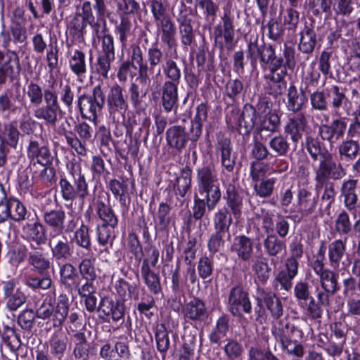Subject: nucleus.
Returning <instances> with one entry per match:
<instances>
[{
  "label": "nucleus",
  "instance_id": "nucleus-50",
  "mask_svg": "<svg viewBox=\"0 0 360 360\" xmlns=\"http://www.w3.org/2000/svg\"><path fill=\"white\" fill-rule=\"evenodd\" d=\"M51 354L60 360L67 348V338L62 333H55L49 341Z\"/></svg>",
  "mask_w": 360,
  "mask_h": 360
},
{
  "label": "nucleus",
  "instance_id": "nucleus-51",
  "mask_svg": "<svg viewBox=\"0 0 360 360\" xmlns=\"http://www.w3.org/2000/svg\"><path fill=\"white\" fill-rule=\"evenodd\" d=\"M141 276L149 291L157 295L162 292L160 275L152 269H141Z\"/></svg>",
  "mask_w": 360,
  "mask_h": 360
},
{
  "label": "nucleus",
  "instance_id": "nucleus-9",
  "mask_svg": "<svg viewBox=\"0 0 360 360\" xmlns=\"http://www.w3.org/2000/svg\"><path fill=\"white\" fill-rule=\"evenodd\" d=\"M247 58L250 60L252 67L257 65L259 58L261 66L263 69L267 68V64L277 58L276 51L272 45L265 43L259 44L258 39L250 41L248 44Z\"/></svg>",
  "mask_w": 360,
  "mask_h": 360
},
{
  "label": "nucleus",
  "instance_id": "nucleus-38",
  "mask_svg": "<svg viewBox=\"0 0 360 360\" xmlns=\"http://www.w3.org/2000/svg\"><path fill=\"white\" fill-rule=\"evenodd\" d=\"M319 201V196L307 189L302 188L298 193L300 210L304 215H309L315 211Z\"/></svg>",
  "mask_w": 360,
  "mask_h": 360
},
{
  "label": "nucleus",
  "instance_id": "nucleus-17",
  "mask_svg": "<svg viewBox=\"0 0 360 360\" xmlns=\"http://www.w3.org/2000/svg\"><path fill=\"white\" fill-rule=\"evenodd\" d=\"M53 257L57 259H68L72 255V250L68 238L62 234L51 233L49 240Z\"/></svg>",
  "mask_w": 360,
  "mask_h": 360
},
{
  "label": "nucleus",
  "instance_id": "nucleus-42",
  "mask_svg": "<svg viewBox=\"0 0 360 360\" xmlns=\"http://www.w3.org/2000/svg\"><path fill=\"white\" fill-rule=\"evenodd\" d=\"M192 171L188 167H185L181 170L180 174L176 176L174 185L176 195L184 198L190 190L191 185Z\"/></svg>",
  "mask_w": 360,
  "mask_h": 360
},
{
  "label": "nucleus",
  "instance_id": "nucleus-34",
  "mask_svg": "<svg viewBox=\"0 0 360 360\" xmlns=\"http://www.w3.org/2000/svg\"><path fill=\"white\" fill-rule=\"evenodd\" d=\"M166 140L171 148L181 150L188 141L185 128L179 125L169 127L166 131Z\"/></svg>",
  "mask_w": 360,
  "mask_h": 360
},
{
  "label": "nucleus",
  "instance_id": "nucleus-4",
  "mask_svg": "<svg viewBox=\"0 0 360 360\" xmlns=\"http://www.w3.org/2000/svg\"><path fill=\"white\" fill-rule=\"evenodd\" d=\"M105 103V94L101 85L94 87L91 94H83L78 96L77 105L82 118L96 124L98 114Z\"/></svg>",
  "mask_w": 360,
  "mask_h": 360
},
{
  "label": "nucleus",
  "instance_id": "nucleus-46",
  "mask_svg": "<svg viewBox=\"0 0 360 360\" xmlns=\"http://www.w3.org/2000/svg\"><path fill=\"white\" fill-rule=\"evenodd\" d=\"M346 250L345 242L340 239L335 240L328 246V257L330 265L338 268Z\"/></svg>",
  "mask_w": 360,
  "mask_h": 360
},
{
  "label": "nucleus",
  "instance_id": "nucleus-33",
  "mask_svg": "<svg viewBox=\"0 0 360 360\" xmlns=\"http://www.w3.org/2000/svg\"><path fill=\"white\" fill-rule=\"evenodd\" d=\"M257 110L250 104H245L238 120V130L240 134H249L255 125Z\"/></svg>",
  "mask_w": 360,
  "mask_h": 360
},
{
  "label": "nucleus",
  "instance_id": "nucleus-21",
  "mask_svg": "<svg viewBox=\"0 0 360 360\" xmlns=\"http://www.w3.org/2000/svg\"><path fill=\"white\" fill-rule=\"evenodd\" d=\"M133 22H135V20H132L129 15H121L120 22L115 25V32L122 48H126L128 42L134 37L135 27Z\"/></svg>",
  "mask_w": 360,
  "mask_h": 360
},
{
  "label": "nucleus",
  "instance_id": "nucleus-41",
  "mask_svg": "<svg viewBox=\"0 0 360 360\" xmlns=\"http://www.w3.org/2000/svg\"><path fill=\"white\" fill-rule=\"evenodd\" d=\"M26 239L30 243L32 248L34 249H37V248L34 247V244L37 245L45 244L46 236L44 226L38 222L27 224Z\"/></svg>",
  "mask_w": 360,
  "mask_h": 360
},
{
  "label": "nucleus",
  "instance_id": "nucleus-48",
  "mask_svg": "<svg viewBox=\"0 0 360 360\" xmlns=\"http://www.w3.org/2000/svg\"><path fill=\"white\" fill-rule=\"evenodd\" d=\"M304 146L314 160H320L330 153L316 138L311 136L306 137Z\"/></svg>",
  "mask_w": 360,
  "mask_h": 360
},
{
  "label": "nucleus",
  "instance_id": "nucleus-16",
  "mask_svg": "<svg viewBox=\"0 0 360 360\" xmlns=\"http://www.w3.org/2000/svg\"><path fill=\"white\" fill-rule=\"evenodd\" d=\"M307 116L304 112L296 113L290 117L285 127V133L290 136L291 141L297 143L302 137V132L307 126Z\"/></svg>",
  "mask_w": 360,
  "mask_h": 360
},
{
  "label": "nucleus",
  "instance_id": "nucleus-64",
  "mask_svg": "<svg viewBox=\"0 0 360 360\" xmlns=\"http://www.w3.org/2000/svg\"><path fill=\"white\" fill-rule=\"evenodd\" d=\"M249 360H280L275 354H273L269 347L263 350L260 347L254 346L251 347L248 350Z\"/></svg>",
  "mask_w": 360,
  "mask_h": 360
},
{
  "label": "nucleus",
  "instance_id": "nucleus-27",
  "mask_svg": "<svg viewBox=\"0 0 360 360\" xmlns=\"http://www.w3.org/2000/svg\"><path fill=\"white\" fill-rule=\"evenodd\" d=\"M324 351L327 356H324L321 352L314 349L310 350L308 353V360H338L343 352V342H337L329 340L325 346Z\"/></svg>",
  "mask_w": 360,
  "mask_h": 360
},
{
  "label": "nucleus",
  "instance_id": "nucleus-60",
  "mask_svg": "<svg viewBox=\"0 0 360 360\" xmlns=\"http://www.w3.org/2000/svg\"><path fill=\"white\" fill-rule=\"evenodd\" d=\"M163 73L168 79L166 83H172L179 84L181 77V70L176 63L172 59L166 60L165 63L162 66Z\"/></svg>",
  "mask_w": 360,
  "mask_h": 360
},
{
  "label": "nucleus",
  "instance_id": "nucleus-45",
  "mask_svg": "<svg viewBox=\"0 0 360 360\" xmlns=\"http://www.w3.org/2000/svg\"><path fill=\"white\" fill-rule=\"evenodd\" d=\"M252 269L259 282L264 284L269 278L271 267L266 257L261 255L252 261Z\"/></svg>",
  "mask_w": 360,
  "mask_h": 360
},
{
  "label": "nucleus",
  "instance_id": "nucleus-49",
  "mask_svg": "<svg viewBox=\"0 0 360 360\" xmlns=\"http://www.w3.org/2000/svg\"><path fill=\"white\" fill-rule=\"evenodd\" d=\"M115 288L117 293L124 299L127 297L135 301L139 299V290L137 285L129 284L124 278L118 279L115 283Z\"/></svg>",
  "mask_w": 360,
  "mask_h": 360
},
{
  "label": "nucleus",
  "instance_id": "nucleus-59",
  "mask_svg": "<svg viewBox=\"0 0 360 360\" xmlns=\"http://www.w3.org/2000/svg\"><path fill=\"white\" fill-rule=\"evenodd\" d=\"M177 21L179 23V32L181 34V41L184 46H190L194 39L191 20L186 16L179 18Z\"/></svg>",
  "mask_w": 360,
  "mask_h": 360
},
{
  "label": "nucleus",
  "instance_id": "nucleus-1",
  "mask_svg": "<svg viewBox=\"0 0 360 360\" xmlns=\"http://www.w3.org/2000/svg\"><path fill=\"white\" fill-rule=\"evenodd\" d=\"M22 10L18 8L13 12L11 19V37L6 32H1L3 46L7 49L5 54L0 51V84H4L9 77L12 80L20 75V63L18 53L22 49L21 35L22 32Z\"/></svg>",
  "mask_w": 360,
  "mask_h": 360
},
{
  "label": "nucleus",
  "instance_id": "nucleus-32",
  "mask_svg": "<svg viewBox=\"0 0 360 360\" xmlns=\"http://www.w3.org/2000/svg\"><path fill=\"white\" fill-rule=\"evenodd\" d=\"M4 295L8 298L6 306L10 311H15L22 305V292L20 286L16 287L13 281L5 283Z\"/></svg>",
  "mask_w": 360,
  "mask_h": 360
},
{
  "label": "nucleus",
  "instance_id": "nucleus-15",
  "mask_svg": "<svg viewBox=\"0 0 360 360\" xmlns=\"http://www.w3.org/2000/svg\"><path fill=\"white\" fill-rule=\"evenodd\" d=\"M216 153L221 158L222 167L229 172H233L237 156L233 153L230 139L226 138L219 139L216 144Z\"/></svg>",
  "mask_w": 360,
  "mask_h": 360
},
{
  "label": "nucleus",
  "instance_id": "nucleus-53",
  "mask_svg": "<svg viewBox=\"0 0 360 360\" xmlns=\"http://www.w3.org/2000/svg\"><path fill=\"white\" fill-rule=\"evenodd\" d=\"M232 221L231 214L227 209H220L214 215L213 223L217 232L225 233L229 231Z\"/></svg>",
  "mask_w": 360,
  "mask_h": 360
},
{
  "label": "nucleus",
  "instance_id": "nucleus-43",
  "mask_svg": "<svg viewBox=\"0 0 360 360\" xmlns=\"http://www.w3.org/2000/svg\"><path fill=\"white\" fill-rule=\"evenodd\" d=\"M68 63L70 70L82 82V78L87 70L84 53L82 51L76 50L69 58Z\"/></svg>",
  "mask_w": 360,
  "mask_h": 360
},
{
  "label": "nucleus",
  "instance_id": "nucleus-52",
  "mask_svg": "<svg viewBox=\"0 0 360 360\" xmlns=\"http://www.w3.org/2000/svg\"><path fill=\"white\" fill-rule=\"evenodd\" d=\"M285 76L271 75L264 76L266 89L270 95L278 96L281 95L286 89Z\"/></svg>",
  "mask_w": 360,
  "mask_h": 360
},
{
  "label": "nucleus",
  "instance_id": "nucleus-5",
  "mask_svg": "<svg viewBox=\"0 0 360 360\" xmlns=\"http://www.w3.org/2000/svg\"><path fill=\"white\" fill-rule=\"evenodd\" d=\"M314 168L315 181L317 184L323 186L329 179L340 180L346 175V170L340 162L334 160L333 155L328 153L319 160Z\"/></svg>",
  "mask_w": 360,
  "mask_h": 360
},
{
  "label": "nucleus",
  "instance_id": "nucleus-37",
  "mask_svg": "<svg viewBox=\"0 0 360 360\" xmlns=\"http://www.w3.org/2000/svg\"><path fill=\"white\" fill-rule=\"evenodd\" d=\"M263 246L266 255L271 257H278L286 250L285 242L279 239L276 234L266 236L263 241Z\"/></svg>",
  "mask_w": 360,
  "mask_h": 360
},
{
  "label": "nucleus",
  "instance_id": "nucleus-40",
  "mask_svg": "<svg viewBox=\"0 0 360 360\" xmlns=\"http://www.w3.org/2000/svg\"><path fill=\"white\" fill-rule=\"evenodd\" d=\"M356 186L357 180L349 179L345 181L341 186V195L344 198L345 205L350 211L355 209L357 202Z\"/></svg>",
  "mask_w": 360,
  "mask_h": 360
},
{
  "label": "nucleus",
  "instance_id": "nucleus-63",
  "mask_svg": "<svg viewBox=\"0 0 360 360\" xmlns=\"http://www.w3.org/2000/svg\"><path fill=\"white\" fill-rule=\"evenodd\" d=\"M87 20L80 16V14L75 13L68 26L70 34L76 38H82L86 27Z\"/></svg>",
  "mask_w": 360,
  "mask_h": 360
},
{
  "label": "nucleus",
  "instance_id": "nucleus-58",
  "mask_svg": "<svg viewBox=\"0 0 360 360\" xmlns=\"http://www.w3.org/2000/svg\"><path fill=\"white\" fill-rule=\"evenodd\" d=\"M322 290L335 295L340 289L338 282V275L333 271L328 270L319 277Z\"/></svg>",
  "mask_w": 360,
  "mask_h": 360
},
{
  "label": "nucleus",
  "instance_id": "nucleus-28",
  "mask_svg": "<svg viewBox=\"0 0 360 360\" xmlns=\"http://www.w3.org/2000/svg\"><path fill=\"white\" fill-rule=\"evenodd\" d=\"M98 310L102 311L107 317H110L113 321L123 319L124 314V304L118 301L114 302L108 297L101 299Z\"/></svg>",
  "mask_w": 360,
  "mask_h": 360
},
{
  "label": "nucleus",
  "instance_id": "nucleus-24",
  "mask_svg": "<svg viewBox=\"0 0 360 360\" xmlns=\"http://www.w3.org/2000/svg\"><path fill=\"white\" fill-rule=\"evenodd\" d=\"M178 85L164 82L161 87V103L164 110L169 113L178 107Z\"/></svg>",
  "mask_w": 360,
  "mask_h": 360
},
{
  "label": "nucleus",
  "instance_id": "nucleus-18",
  "mask_svg": "<svg viewBox=\"0 0 360 360\" xmlns=\"http://www.w3.org/2000/svg\"><path fill=\"white\" fill-rule=\"evenodd\" d=\"M254 243L252 238L245 235H239L233 238L231 251L242 262L250 261L253 255Z\"/></svg>",
  "mask_w": 360,
  "mask_h": 360
},
{
  "label": "nucleus",
  "instance_id": "nucleus-30",
  "mask_svg": "<svg viewBox=\"0 0 360 360\" xmlns=\"http://www.w3.org/2000/svg\"><path fill=\"white\" fill-rule=\"evenodd\" d=\"M185 319L191 321H202L207 318V311L204 302L199 299H193L182 309Z\"/></svg>",
  "mask_w": 360,
  "mask_h": 360
},
{
  "label": "nucleus",
  "instance_id": "nucleus-55",
  "mask_svg": "<svg viewBox=\"0 0 360 360\" xmlns=\"http://www.w3.org/2000/svg\"><path fill=\"white\" fill-rule=\"evenodd\" d=\"M164 60L163 52L157 46H153L147 53V76L153 74L155 69L160 66Z\"/></svg>",
  "mask_w": 360,
  "mask_h": 360
},
{
  "label": "nucleus",
  "instance_id": "nucleus-6",
  "mask_svg": "<svg viewBox=\"0 0 360 360\" xmlns=\"http://www.w3.org/2000/svg\"><path fill=\"white\" fill-rule=\"evenodd\" d=\"M107 107L110 117L114 123L122 122L128 109L127 96L124 89L118 84H114L107 94Z\"/></svg>",
  "mask_w": 360,
  "mask_h": 360
},
{
  "label": "nucleus",
  "instance_id": "nucleus-3",
  "mask_svg": "<svg viewBox=\"0 0 360 360\" xmlns=\"http://www.w3.org/2000/svg\"><path fill=\"white\" fill-rule=\"evenodd\" d=\"M272 334L281 346L283 351L288 355H292L301 358L304 355V347L299 342L302 338L303 332L290 323L283 324L281 323L278 326H274L271 329Z\"/></svg>",
  "mask_w": 360,
  "mask_h": 360
},
{
  "label": "nucleus",
  "instance_id": "nucleus-54",
  "mask_svg": "<svg viewBox=\"0 0 360 360\" xmlns=\"http://www.w3.org/2000/svg\"><path fill=\"white\" fill-rule=\"evenodd\" d=\"M223 350L228 360H240L244 353L242 344L233 338L226 340Z\"/></svg>",
  "mask_w": 360,
  "mask_h": 360
},
{
  "label": "nucleus",
  "instance_id": "nucleus-22",
  "mask_svg": "<svg viewBox=\"0 0 360 360\" xmlns=\"http://www.w3.org/2000/svg\"><path fill=\"white\" fill-rule=\"evenodd\" d=\"M280 124L281 119L277 113L261 117L257 127L261 141H266L271 138L273 134L278 131Z\"/></svg>",
  "mask_w": 360,
  "mask_h": 360
},
{
  "label": "nucleus",
  "instance_id": "nucleus-7",
  "mask_svg": "<svg viewBox=\"0 0 360 360\" xmlns=\"http://www.w3.org/2000/svg\"><path fill=\"white\" fill-rule=\"evenodd\" d=\"M70 174L76 185V188L68 179L62 178L59 185L63 199L72 200L77 196L84 200L89 195L88 184L84 174H82L80 168L78 170L73 169Z\"/></svg>",
  "mask_w": 360,
  "mask_h": 360
},
{
  "label": "nucleus",
  "instance_id": "nucleus-23",
  "mask_svg": "<svg viewBox=\"0 0 360 360\" xmlns=\"http://www.w3.org/2000/svg\"><path fill=\"white\" fill-rule=\"evenodd\" d=\"M94 4L92 6L89 0H86L79 5H75L76 14H80V16L87 20L88 22L94 19L93 14V8L96 10V14L99 17H103L106 13L107 6L105 0H94Z\"/></svg>",
  "mask_w": 360,
  "mask_h": 360
},
{
  "label": "nucleus",
  "instance_id": "nucleus-12",
  "mask_svg": "<svg viewBox=\"0 0 360 360\" xmlns=\"http://www.w3.org/2000/svg\"><path fill=\"white\" fill-rule=\"evenodd\" d=\"M347 129L345 117L333 120L328 124H321L319 127V134L323 140L327 141L330 146L338 143L343 139Z\"/></svg>",
  "mask_w": 360,
  "mask_h": 360
},
{
  "label": "nucleus",
  "instance_id": "nucleus-31",
  "mask_svg": "<svg viewBox=\"0 0 360 360\" xmlns=\"http://www.w3.org/2000/svg\"><path fill=\"white\" fill-rule=\"evenodd\" d=\"M27 157L42 166L51 165L53 157L49 149L45 146H40L37 141H32L27 148Z\"/></svg>",
  "mask_w": 360,
  "mask_h": 360
},
{
  "label": "nucleus",
  "instance_id": "nucleus-10",
  "mask_svg": "<svg viewBox=\"0 0 360 360\" xmlns=\"http://www.w3.org/2000/svg\"><path fill=\"white\" fill-rule=\"evenodd\" d=\"M227 307L229 311L235 316H242L243 314L252 312V304L249 295L240 285L232 288L229 293Z\"/></svg>",
  "mask_w": 360,
  "mask_h": 360
},
{
  "label": "nucleus",
  "instance_id": "nucleus-61",
  "mask_svg": "<svg viewBox=\"0 0 360 360\" xmlns=\"http://www.w3.org/2000/svg\"><path fill=\"white\" fill-rule=\"evenodd\" d=\"M27 263L32 266L37 272L42 274L50 267L51 262L49 259L38 251L30 252L27 257Z\"/></svg>",
  "mask_w": 360,
  "mask_h": 360
},
{
  "label": "nucleus",
  "instance_id": "nucleus-19",
  "mask_svg": "<svg viewBox=\"0 0 360 360\" xmlns=\"http://www.w3.org/2000/svg\"><path fill=\"white\" fill-rule=\"evenodd\" d=\"M257 300L259 306V314L262 310V303L264 302L267 309L270 311L271 316L274 319H279L283 315V306L281 300L276 295L271 292H267L263 288H259L257 291Z\"/></svg>",
  "mask_w": 360,
  "mask_h": 360
},
{
  "label": "nucleus",
  "instance_id": "nucleus-14",
  "mask_svg": "<svg viewBox=\"0 0 360 360\" xmlns=\"http://www.w3.org/2000/svg\"><path fill=\"white\" fill-rule=\"evenodd\" d=\"M91 207L95 210L98 218L103 221V224L110 226L117 225V218L109 205L108 197L104 194H101L97 198H94Z\"/></svg>",
  "mask_w": 360,
  "mask_h": 360
},
{
  "label": "nucleus",
  "instance_id": "nucleus-13",
  "mask_svg": "<svg viewBox=\"0 0 360 360\" xmlns=\"http://www.w3.org/2000/svg\"><path fill=\"white\" fill-rule=\"evenodd\" d=\"M333 114L338 117H345L349 115V100L345 91L338 86H333L327 90Z\"/></svg>",
  "mask_w": 360,
  "mask_h": 360
},
{
  "label": "nucleus",
  "instance_id": "nucleus-56",
  "mask_svg": "<svg viewBox=\"0 0 360 360\" xmlns=\"http://www.w3.org/2000/svg\"><path fill=\"white\" fill-rule=\"evenodd\" d=\"M19 135L16 127L11 124L6 125L4 131L0 134V146L7 148L8 146L15 148L19 140Z\"/></svg>",
  "mask_w": 360,
  "mask_h": 360
},
{
  "label": "nucleus",
  "instance_id": "nucleus-57",
  "mask_svg": "<svg viewBox=\"0 0 360 360\" xmlns=\"http://www.w3.org/2000/svg\"><path fill=\"white\" fill-rule=\"evenodd\" d=\"M69 300L65 295L59 296L55 314L53 315V326H60L68 314Z\"/></svg>",
  "mask_w": 360,
  "mask_h": 360
},
{
  "label": "nucleus",
  "instance_id": "nucleus-8",
  "mask_svg": "<svg viewBox=\"0 0 360 360\" xmlns=\"http://www.w3.org/2000/svg\"><path fill=\"white\" fill-rule=\"evenodd\" d=\"M213 36L215 44L220 50H232L235 46L233 19L228 13H225L221 18V22L214 27Z\"/></svg>",
  "mask_w": 360,
  "mask_h": 360
},
{
  "label": "nucleus",
  "instance_id": "nucleus-36",
  "mask_svg": "<svg viewBox=\"0 0 360 360\" xmlns=\"http://www.w3.org/2000/svg\"><path fill=\"white\" fill-rule=\"evenodd\" d=\"M20 334L16 330L9 326H5L2 339L11 351V360H18L17 351L21 348L22 342Z\"/></svg>",
  "mask_w": 360,
  "mask_h": 360
},
{
  "label": "nucleus",
  "instance_id": "nucleus-62",
  "mask_svg": "<svg viewBox=\"0 0 360 360\" xmlns=\"http://www.w3.org/2000/svg\"><path fill=\"white\" fill-rule=\"evenodd\" d=\"M269 146L277 156H285L290 150V143L282 135L275 136L269 140Z\"/></svg>",
  "mask_w": 360,
  "mask_h": 360
},
{
  "label": "nucleus",
  "instance_id": "nucleus-29",
  "mask_svg": "<svg viewBox=\"0 0 360 360\" xmlns=\"http://www.w3.org/2000/svg\"><path fill=\"white\" fill-rule=\"evenodd\" d=\"M156 27L161 31V40L168 49L176 46L175 33L176 28L169 15L155 21Z\"/></svg>",
  "mask_w": 360,
  "mask_h": 360
},
{
  "label": "nucleus",
  "instance_id": "nucleus-47",
  "mask_svg": "<svg viewBox=\"0 0 360 360\" xmlns=\"http://www.w3.org/2000/svg\"><path fill=\"white\" fill-rule=\"evenodd\" d=\"M131 63L138 65L139 78L142 84L150 82V77L147 76V63L143 62V56L141 49L139 46L132 47Z\"/></svg>",
  "mask_w": 360,
  "mask_h": 360
},
{
  "label": "nucleus",
  "instance_id": "nucleus-20",
  "mask_svg": "<svg viewBox=\"0 0 360 360\" xmlns=\"http://www.w3.org/2000/svg\"><path fill=\"white\" fill-rule=\"evenodd\" d=\"M224 198L226 201L227 210H229L236 219L240 218L243 207V197L238 191L233 183L226 186Z\"/></svg>",
  "mask_w": 360,
  "mask_h": 360
},
{
  "label": "nucleus",
  "instance_id": "nucleus-26",
  "mask_svg": "<svg viewBox=\"0 0 360 360\" xmlns=\"http://www.w3.org/2000/svg\"><path fill=\"white\" fill-rule=\"evenodd\" d=\"M20 221L22 219V205L15 198H10L4 202L0 203V223L8 218Z\"/></svg>",
  "mask_w": 360,
  "mask_h": 360
},
{
  "label": "nucleus",
  "instance_id": "nucleus-35",
  "mask_svg": "<svg viewBox=\"0 0 360 360\" xmlns=\"http://www.w3.org/2000/svg\"><path fill=\"white\" fill-rule=\"evenodd\" d=\"M207 112L208 109L205 103H201L196 108V114L191 120L190 129V139L193 142L197 141L202 134L203 123L207 119Z\"/></svg>",
  "mask_w": 360,
  "mask_h": 360
},
{
  "label": "nucleus",
  "instance_id": "nucleus-11",
  "mask_svg": "<svg viewBox=\"0 0 360 360\" xmlns=\"http://www.w3.org/2000/svg\"><path fill=\"white\" fill-rule=\"evenodd\" d=\"M44 218L46 224L53 229L56 234H61L64 230L67 233L72 232L79 222V217L70 214L65 226V213L62 210L46 212L44 213Z\"/></svg>",
  "mask_w": 360,
  "mask_h": 360
},
{
  "label": "nucleus",
  "instance_id": "nucleus-2",
  "mask_svg": "<svg viewBox=\"0 0 360 360\" xmlns=\"http://www.w3.org/2000/svg\"><path fill=\"white\" fill-rule=\"evenodd\" d=\"M198 191L194 195L193 217L201 219L206 212L213 210L221 200V193L214 169L202 166L197 169Z\"/></svg>",
  "mask_w": 360,
  "mask_h": 360
},
{
  "label": "nucleus",
  "instance_id": "nucleus-25",
  "mask_svg": "<svg viewBox=\"0 0 360 360\" xmlns=\"http://www.w3.org/2000/svg\"><path fill=\"white\" fill-rule=\"evenodd\" d=\"M286 108L293 113L302 112L305 105L307 98L302 89H298L294 84H290L287 89Z\"/></svg>",
  "mask_w": 360,
  "mask_h": 360
},
{
  "label": "nucleus",
  "instance_id": "nucleus-39",
  "mask_svg": "<svg viewBox=\"0 0 360 360\" xmlns=\"http://www.w3.org/2000/svg\"><path fill=\"white\" fill-rule=\"evenodd\" d=\"M316 34L309 26H305L300 32L298 49L303 53L311 54L316 45Z\"/></svg>",
  "mask_w": 360,
  "mask_h": 360
},
{
  "label": "nucleus",
  "instance_id": "nucleus-44",
  "mask_svg": "<svg viewBox=\"0 0 360 360\" xmlns=\"http://www.w3.org/2000/svg\"><path fill=\"white\" fill-rule=\"evenodd\" d=\"M229 318L227 315L220 316L216 322L215 328L210 332L209 340L211 343L219 345L229 330Z\"/></svg>",
  "mask_w": 360,
  "mask_h": 360
}]
</instances>
